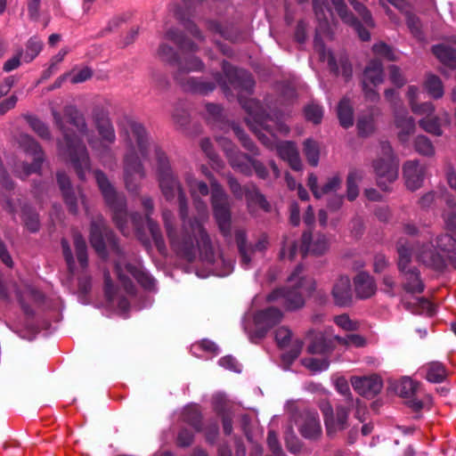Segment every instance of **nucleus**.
Listing matches in <instances>:
<instances>
[{"label": "nucleus", "mask_w": 456, "mask_h": 456, "mask_svg": "<svg viewBox=\"0 0 456 456\" xmlns=\"http://www.w3.org/2000/svg\"><path fill=\"white\" fill-rule=\"evenodd\" d=\"M51 113L53 125L61 134V138L56 142L59 155L71 163L80 180H86L91 164L81 136L86 137L89 146L93 149L99 144V139L89 128L85 115L75 105H65L62 114L54 109H52Z\"/></svg>", "instance_id": "1"}, {"label": "nucleus", "mask_w": 456, "mask_h": 456, "mask_svg": "<svg viewBox=\"0 0 456 456\" xmlns=\"http://www.w3.org/2000/svg\"><path fill=\"white\" fill-rule=\"evenodd\" d=\"M120 135L126 149L123 158L126 188L129 191L137 192L139 180L145 177V170L136 149L142 157H147L150 146L149 134L142 124L129 120L120 132Z\"/></svg>", "instance_id": "2"}, {"label": "nucleus", "mask_w": 456, "mask_h": 456, "mask_svg": "<svg viewBox=\"0 0 456 456\" xmlns=\"http://www.w3.org/2000/svg\"><path fill=\"white\" fill-rule=\"evenodd\" d=\"M222 68L224 78L216 73V80L224 91L236 92L239 103L247 114L245 121L249 129L256 134V102L254 97L255 81L252 75L243 69L233 67L227 61H223Z\"/></svg>", "instance_id": "3"}, {"label": "nucleus", "mask_w": 456, "mask_h": 456, "mask_svg": "<svg viewBox=\"0 0 456 456\" xmlns=\"http://www.w3.org/2000/svg\"><path fill=\"white\" fill-rule=\"evenodd\" d=\"M313 278L304 274L303 265H297L287 278V284L273 289L265 297L267 303H278L287 312L302 309L307 297L315 290Z\"/></svg>", "instance_id": "4"}, {"label": "nucleus", "mask_w": 456, "mask_h": 456, "mask_svg": "<svg viewBox=\"0 0 456 456\" xmlns=\"http://www.w3.org/2000/svg\"><path fill=\"white\" fill-rule=\"evenodd\" d=\"M177 200L180 218L183 221L181 246L185 256L191 260L197 247L205 260L213 262L214 249L210 237L199 219L188 218V202L184 191L180 192Z\"/></svg>", "instance_id": "5"}, {"label": "nucleus", "mask_w": 456, "mask_h": 456, "mask_svg": "<svg viewBox=\"0 0 456 456\" xmlns=\"http://www.w3.org/2000/svg\"><path fill=\"white\" fill-rule=\"evenodd\" d=\"M94 175L105 203L112 211L114 223L123 235L128 236L130 229L127 222L126 200L125 195L116 191L105 173L102 170H95Z\"/></svg>", "instance_id": "6"}, {"label": "nucleus", "mask_w": 456, "mask_h": 456, "mask_svg": "<svg viewBox=\"0 0 456 456\" xmlns=\"http://www.w3.org/2000/svg\"><path fill=\"white\" fill-rule=\"evenodd\" d=\"M176 68L174 79L184 91L208 94L216 88L214 82L201 80L188 75L191 71H202L204 69L205 65L199 57L190 56L184 60L180 59Z\"/></svg>", "instance_id": "7"}, {"label": "nucleus", "mask_w": 456, "mask_h": 456, "mask_svg": "<svg viewBox=\"0 0 456 456\" xmlns=\"http://www.w3.org/2000/svg\"><path fill=\"white\" fill-rule=\"evenodd\" d=\"M90 242L97 254L103 258L107 257V248L117 256H123L114 232L105 225L102 217L91 224Z\"/></svg>", "instance_id": "8"}, {"label": "nucleus", "mask_w": 456, "mask_h": 456, "mask_svg": "<svg viewBox=\"0 0 456 456\" xmlns=\"http://www.w3.org/2000/svg\"><path fill=\"white\" fill-rule=\"evenodd\" d=\"M289 132V128L286 124L265 116L263 108L258 105V142L267 149L276 151L281 142L277 138V134H287Z\"/></svg>", "instance_id": "9"}, {"label": "nucleus", "mask_w": 456, "mask_h": 456, "mask_svg": "<svg viewBox=\"0 0 456 456\" xmlns=\"http://www.w3.org/2000/svg\"><path fill=\"white\" fill-rule=\"evenodd\" d=\"M115 271L125 290L129 294H134L135 288L132 281L126 275L125 273L132 275L145 289L151 290L154 288V279L149 273L142 271L138 265L133 264H125L123 261L118 259L115 263Z\"/></svg>", "instance_id": "10"}, {"label": "nucleus", "mask_w": 456, "mask_h": 456, "mask_svg": "<svg viewBox=\"0 0 456 456\" xmlns=\"http://www.w3.org/2000/svg\"><path fill=\"white\" fill-rule=\"evenodd\" d=\"M19 142L26 152L34 156L31 164L22 162L20 166H17L14 170L18 176L24 179L29 175L38 173L41 170L42 164L45 160V153L41 145L28 134H20Z\"/></svg>", "instance_id": "11"}, {"label": "nucleus", "mask_w": 456, "mask_h": 456, "mask_svg": "<svg viewBox=\"0 0 456 456\" xmlns=\"http://www.w3.org/2000/svg\"><path fill=\"white\" fill-rule=\"evenodd\" d=\"M211 202L214 216L221 232L227 236L231 232V205L227 194L217 184L212 185Z\"/></svg>", "instance_id": "12"}, {"label": "nucleus", "mask_w": 456, "mask_h": 456, "mask_svg": "<svg viewBox=\"0 0 456 456\" xmlns=\"http://www.w3.org/2000/svg\"><path fill=\"white\" fill-rule=\"evenodd\" d=\"M377 185L384 191L392 190L391 184L398 177V161L378 158L372 162Z\"/></svg>", "instance_id": "13"}, {"label": "nucleus", "mask_w": 456, "mask_h": 456, "mask_svg": "<svg viewBox=\"0 0 456 456\" xmlns=\"http://www.w3.org/2000/svg\"><path fill=\"white\" fill-rule=\"evenodd\" d=\"M91 118L102 141L113 144L116 141V133L109 110L103 105L96 104L93 107Z\"/></svg>", "instance_id": "14"}, {"label": "nucleus", "mask_w": 456, "mask_h": 456, "mask_svg": "<svg viewBox=\"0 0 456 456\" xmlns=\"http://www.w3.org/2000/svg\"><path fill=\"white\" fill-rule=\"evenodd\" d=\"M306 338L309 340L306 348L308 354L329 356L336 348L335 336H328L322 331L310 330L306 333Z\"/></svg>", "instance_id": "15"}, {"label": "nucleus", "mask_w": 456, "mask_h": 456, "mask_svg": "<svg viewBox=\"0 0 456 456\" xmlns=\"http://www.w3.org/2000/svg\"><path fill=\"white\" fill-rule=\"evenodd\" d=\"M351 384L355 392L367 399L374 398L383 388V381L377 374L364 377H353L351 379Z\"/></svg>", "instance_id": "16"}, {"label": "nucleus", "mask_w": 456, "mask_h": 456, "mask_svg": "<svg viewBox=\"0 0 456 456\" xmlns=\"http://www.w3.org/2000/svg\"><path fill=\"white\" fill-rule=\"evenodd\" d=\"M341 20L352 27L362 41L367 42L370 39L369 30L363 27L362 22L350 12L344 0H330Z\"/></svg>", "instance_id": "17"}, {"label": "nucleus", "mask_w": 456, "mask_h": 456, "mask_svg": "<svg viewBox=\"0 0 456 456\" xmlns=\"http://www.w3.org/2000/svg\"><path fill=\"white\" fill-rule=\"evenodd\" d=\"M329 248V240L322 233H317L313 237L311 231H305L302 234L300 253L305 257L308 253L315 256L323 255Z\"/></svg>", "instance_id": "18"}, {"label": "nucleus", "mask_w": 456, "mask_h": 456, "mask_svg": "<svg viewBox=\"0 0 456 456\" xmlns=\"http://www.w3.org/2000/svg\"><path fill=\"white\" fill-rule=\"evenodd\" d=\"M331 295L336 305L340 307L350 306L353 303V291L350 278L340 276L334 283Z\"/></svg>", "instance_id": "19"}, {"label": "nucleus", "mask_w": 456, "mask_h": 456, "mask_svg": "<svg viewBox=\"0 0 456 456\" xmlns=\"http://www.w3.org/2000/svg\"><path fill=\"white\" fill-rule=\"evenodd\" d=\"M395 125L399 132L397 137L402 144L410 141V137L415 133L416 125L413 118L409 117L404 109L395 108Z\"/></svg>", "instance_id": "20"}, {"label": "nucleus", "mask_w": 456, "mask_h": 456, "mask_svg": "<svg viewBox=\"0 0 456 456\" xmlns=\"http://www.w3.org/2000/svg\"><path fill=\"white\" fill-rule=\"evenodd\" d=\"M403 172L405 184L409 190L413 191L421 187L425 176V168L419 164V160H407L403 164Z\"/></svg>", "instance_id": "21"}, {"label": "nucleus", "mask_w": 456, "mask_h": 456, "mask_svg": "<svg viewBox=\"0 0 456 456\" xmlns=\"http://www.w3.org/2000/svg\"><path fill=\"white\" fill-rule=\"evenodd\" d=\"M142 204L146 211L145 213V218H146V224L148 226V229L151 234V237L154 240V243L158 248V250L160 253H163V251L166 249L165 241L161 233V230L159 225L156 221H154L151 215L153 212L154 209V204L151 198L149 197H143L142 199Z\"/></svg>", "instance_id": "22"}, {"label": "nucleus", "mask_w": 456, "mask_h": 456, "mask_svg": "<svg viewBox=\"0 0 456 456\" xmlns=\"http://www.w3.org/2000/svg\"><path fill=\"white\" fill-rule=\"evenodd\" d=\"M276 152L278 156L286 161L289 167L294 171H301L303 165L300 159L298 149L292 141H281L277 145Z\"/></svg>", "instance_id": "23"}, {"label": "nucleus", "mask_w": 456, "mask_h": 456, "mask_svg": "<svg viewBox=\"0 0 456 456\" xmlns=\"http://www.w3.org/2000/svg\"><path fill=\"white\" fill-rule=\"evenodd\" d=\"M283 319L282 311L276 306H269L258 311V338L264 337L266 331Z\"/></svg>", "instance_id": "24"}, {"label": "nucleus", "mask_w": 456, "mask_h": 456, "mask_svg": "<svg viewBox=\"0 0 456 456\" xmlns=\"http://www.w3.org/2000/svg\"><path fill=\"white\" fill-rule=\"evenodd\" d=\"M184 10L178 9L175 12V16L181 21L183 28L197 40L200 42L205 41V37L203 36L201 30L199 27L191 20V17L194 16V9L191 6V0H183Z\"/></svg>", "instance_id": "25"}, {"label": "nucleus", "mask_w": 456, "mask_h": 456, "mask_svg": "<svg viewBox=\"0 0 456 456\" xmlns=\"http://www.w3.org/2000/svg\"><path fill=\"white\" fill-rule=\"evenodd\" d=\"M301 436L309 440H316L322 435V427L316 411H305L303 423L299 427Z\"/></svg>", "instance_id": "26"}, {"label": "nucleus", "mask_w": 456, "mask_h": 456, "mask_svg": "<svg viewBox=\"0 0 456 456\" xmlns=\"http://www.w3.org/2000/svg\"><path fill=\"white\" fill-rule=\"evenodd\" d=\"M354 290L357 297L367 299L372 297L377 289L375 280L367 272H360L354 278Z\"/></svg>", "instance_id": "27"}, {"label": "nucleus", "mask_w": 456, "mask_h": 456, "mask_svg": "<svg viewBox=\"0 0 456 456\" xmlns=\"http://www.w3.org/2000/svg\"><path fill=\"white\" fill-rule=\"evenodd\" d=\"M403 276V289L410 294H421L425 290V284L421 279L420 272L417 267L408 268L400 272Z\"/></svg>", "instance_id": "28"}, {"label": "nucleus", "mask_w": 456, "mask_h": 456, "mask_svg": "<svg viewBox=\"0 0 456 456\" xmlns=\"http://www.w3.org/2000/svg\"><path fill=\"white\" fill-rule=\"evenodd\" d=\"M157 179L164 198L168 201L173 200L176 195L178 197L181 191H184L174 173L159 176Z\"/></svg>", "instance_id": "29"}, {"label": "nucleus", "mask_w": 456, "mask_h": 456, "mask_svg": "<svg viewBox=\"0 0 456 456\" xmlns=\"http://www.w3.org/2000/svg\"><path fill=\"white\" fill-rule=\"evenodd\" d=\"M419 257L425 265L436 271L442 272L446 268L445 258L430 246L423 247Z\"/></svg>", "instance_id": "30"}, {"label": "nucleus", "mask_w": 456, "mask_h": 456, "mask_svg": "<svg viewBox=\"0 0 456 456\" xmlns=\"http://www.w3.org/2000/svg\"><path fill=\"white\" fill-rule=\"evenodd\" d=\"M165 37L175 43L182 52L196 53L199 51L198 45L178 29H168L165 34Z\"/></svg>", "instance_id": "31"}, {"label": "nucleus", "mask_w": 456, "mask_h": 456, "mask_svg": "<svg viewBox=\"0 0 456 456\" xmlns=\"http://www.w3.org/2000/svg\"><path fill=\"white\" fill-rule=\"evenodd\" d=\"M354 406L349 404H338L336 406V413H334V422L330 429H326L328 436H332L337 431L344 430L347 428V419L349 413Z\"/></svg>", "instance_id": "32"}, {"label": "nucleus", "mask_w": 456, "mask_h": 456, "mask_svg": "<svg viewBox=\"0 0 456 456\" xmlns=\"http://www.w3.org/2000/svg\"><path fill=\"white\" fill-rule=\"evenodd\" d=\"M62 199L70 214H78L79 204H82L86 212H87L86 197L79 188H77V190L74 189L68 192H64V194H62Z\"/></svg>", "instance_id": "33"}, {"label": "nucleus", "mask_w": 456, "mask_h": 456, "mask_svg": "<svg viewBox=\"0 0 456 456\" xmlns=\"http://www.w3.org/2000/svg\"><path fill=\"white\" fill-rule=\"evenodd\" d=\"M423 370H425L426 379L431 383H442L448 376L444 364L437 361L427 363L423 366Z\"/></svg>", "instance_id": "34"}, {"label": "nucleus", "mask_w": 456, "mask_h": 456, "mask_svg": "<svg viewBox=\"0 0 456 456\" xmlns=\"http://www.w3.org/2000/svg\"><path fill=\"white\" fill-rule=\"evenodd\" d=\"M374 86L383 82V64L378 59L371 60L363 71V80Z\"/></svg>", "instance_id": "35"}, {"label": "nucleus", "mask_w": 456, "mask_h": 456, "mask_svg": "<svg viewBox=\"0 0 456 456\" xmlns=\"http://www.w3.org/2000/svg\"><path fill=\"white\" fill-rule=\"evenodd\" d=\"M433 54L445 66L456 69V50L445 45H436L432 47Z\"/></svg>", "instance_id": "36"}, {"label": "nucleus", "mask_w": 456, "mask_h": 456, "mask_svg": "<svg viewBox=\"0 0 456 456\" xmlns=\"http://www.w3.org/2000/svg\"><path fill=\"white\" fill-rule=\"evenodd\" d=\"M363 178V171L353 168L346 177V196L349 201H354L359 195L358 183Z\"/></svg>", "instance_id": "37"}, {"label": "nucleus", "mask_w": 456, "mask_h": 456, "mask_svg": "<svg viewBox=\"0 0 456 456\" xmlns=\"http://www.w3.org/2000/svg\"><path fill=\"white\" fill-rule=\"evenodd\" d=\"M231 165L240 172L249 175L254 170H256V164L253 158L248 154L238 153L232 157Z\"/></svg>", "instance_id": "38"}, {"label": "nucleus", "mask_w": 456, "mask_h": 456, "mask_svg": "<svg viewBox=\"0 0 456 456\" xmlns=\"http://www.w3.org/2000/svg\"><path fill=\"white\" fill-rule=\"evenodd\" d=\"M338 118L341 126L351 127L354 125V110L349 99L344 97L338 105Z\"/></svg>", "instance_id": "39"}, {"label": "nucleus", "mask_w": 456, "mask_h": 456, "mask_svg": "<svg viewBox=\"0 0 456 456\" xmlns=\"http://www.w3.org/2000/svg\"><path fill=\"white\" fill-rule=\"evenodd\" d=\"M182 420L191 426L196 431L202 428V417L197 405H188L184 407L181 414Z\"/></svg>", "instance_id": "40"}, {"label": "nucleus", "mask_w": 456, "mask_h": 456, "mask_svg": "<svg viewBox=\"0 0 456 456\" xmlns=\"http://www.w3.org/2000/svg\"><path fill=\"white\" fill-rule=\"evenodd\" d=\"M23 118L28 122L30 128L43 140L51 141L52 134L49 126L37 117L24 114Z\"/></svg>", "instance_id": "41"}, {"label": "nucleus", "mask_w": 456, "mask_h": 456, "mask_svg": "<svg viewBox=\"0 0 456 456\" xmlns=\"http://www.w3.org/2000/svg\"><path fill=\"white\" fill-rule=\"evenodd\" d=\"M154 159L156 162L157 177L173 173L167 153L158 144L154 146Z\"/></svg>", "instance_id": "42"}, {"label": "nucleus", "mask_w": 456, "mask_h": 456, "mask_svg": "<svg viewBox=\"0 0 456 456\" xmlns=\"http://www.w3.org/2000/svg\"><path fill=\"white\" fill-rule=\"evenodd\" d=\"M303 152L312 167H317L320 159V148L314 140L308 138L304 142Z\"/></svg>", "instance_id": "43"}, {"label": "nucleus", "mask_w": 456, "mask_h": 456, "mask_svg": "<svg viewBox=\"0 0 456 456\" xmlns=\"http://www.w3.org/2000/svg\"><path fill=\"white\" fill-rule=\"evenodd\" d=\"M206 25L208 30L213 34H218L222 37L232 42H237L240 40V35L233 28H224L219 23L214 20H207Z\"/></svg>", "instance_id": "44"}, {"label": "nucleus", "mask_w": 456, "mask_h": 456, "mask_svg": "<svg viewBox=\"0 0 456 456\" xmlns=\"http://www.w3.org/2000/svg\"><path fill=\"white\" fill-rule=\"evenodd\" d=\"M73 240L77 261L82 268H86L88 265L87 247L86 240L79 233H75Z\"/></svg>", "instance_id": "45"}, {"label": "nucleus", "mask_w": 456, "mask_h": 456, "mask_svg": "<svg viewBox=\"0 0 456 456\" xmlns=\"http://www.w3.org/2000/svg\"><path fill=\"white\" fill-rule=\"evenodd\" d=\"M301 363L314 373L326 370L330 367L328 356L323 358L306 357L301 360Z\"/></svg>", "instance_id": "46"}, {"label": "nucleus", "mask_w": 456, "mask_h": 456, "mask_svg": "<svg viewBox=\"0 0 456 456\" xmlns=\"http://www.w3.org/2000/svg\"><path fill=\"white\" fill-rule=\"evenodd\" d=\"M397 394L403 398L412 397L418 390V383L410 378H403L395 387Z\"/></svg>", "instance_id": "47"}, {"label": "nucleus", "mask_w": 456, "mask_h": 456, "mask_svg": "<svg viewBox=\"0 0 456 456\" xmlns=\"http://www.w3.org/2000/svg\"><path fill=\"white\" fill-rule=\"evenodd\" d=\"M425 88L428 93L435 99H439L444 95V86L439 77L429 75L425 81Z\"/></svg>", "instance_id": "48"}, {"label": "nucleus", "mask_w": 456, "mask_h": 456, "mask_svg": "<svg viewBox=\"0 0 456 456\" xmlns=\"http://www.w3.org/2000/svg\"><path fill=\"white\" fill-rule=\"evenodd\" d=\"M158 56L170 65L177 67V64L181 59L178 53L170 45L167 44H161L158 49Z\"/></svg>", "instance_id": "49"}, {"label": "nucleus", "mask_w": 456, "mask_h": 456, "mask_svg": "<svg viewBox=\"0 0 456 456\" xmlns=\"http://www.w3.org/2000/svg\"><path fill=\"white\" fill-rule=\"evenodd\" d=\"M185 181L190 188L191 196H207L209 192L208 186L205 182L198 181L192 175H187Z\"/></svg>", "instance_id": "50"}, {"label": "nucleus", "mask_w": 456, "mask_h": 456, "mask_svg": "<svg viewBox=\"0 0 456 456\" xmlns=\"http://www.w3.org/2000/svg\"><path fill=\"white\" fill-rule=\"evenodd\" d=\"M243 324L250 340L255 343L256 338V310L252 308L245 314Z\"/></svg>", "instance_id": "51"}, {"label": "nucleus", "mask_w": 456, "mask_h": 456, "mask_svg": "<svg viewBox=\"0 0 456 456\" xmlns=\"http://www.w3.org/2000/svg\"><path fill=\"white\" fill-rule=\"evenodd\" d=\"M43 48V42L37 37H32L26 45V51L24 53V61L29 62L34 60L41 52Z\"/></svg>", "instance_id": "52"}, {"label": "nucleus", "mask_w": 456, "mask_h": 456, "mask_svg": "<svg viewBox=\"0 0 456 456\" xmlns=\"http://www.w3.org/2000/svg\"><path fill=\"white\" fill-rule=\"evenodd\" d=\"M419 126L426 132L434 134L436 136L442 135V128L439 119L436 117H426L419 120Z\"/></svg>", "instance_id": "53"}, {"label": "nucleus", "mask_w": 456, "mask_h": 456, "mask_svg": "<svg viewBox=\"0 0 456 456\" xmlns=\"http://www.w3.org/2000/svg\"><path fill=\"white\" fill-rule=\"evenodd\" d=\"M347 1L353 6L354 10L358 13V15L362 18V22L367 27L373 28L375 26L370 12L363 4L360 3L358 0Z\"/></svg>", "instance_id": "54"}, {"label": "nucleus", "mask_w": 456, "mask_h": 456, "mask_svg": "<svg viewBox=\"0 0 456 456\" xmlns=\"http://www.w3.org/2000/svg\"><path fill=\"white\" fill-rule=\"evenodd\" d=\"M415 151L424 156H432L435 153V148L431 141L425 135H418L414 140Z\"/></svg>", "instance_id": "55"}, {"label": "nucleus", "mask_w": 456, "mask_h": 456, "mask_svg": "<svg viewBox=\"0 0 456 456\" xmlns=\"http://www.w3.org/2000/svg\"><path fill=\"white\" fill-rule=\"evenodd\" d=\"M303 341L301 339H296L290 349L281 354L282 362L289 367L291 365L294 361L299 356L302 348H303Z\"/></svg>", "instance_id": "56"}, {"label": "nucleus", "mask_w": 456, "mask_h": 456, "mask_svg": "<svg viewBox=\"0 0 456 456\" xmlns=\"http://www.w3.org/2000/svg\"><path fill=\"white\" fill-rule=\"evenodd\" d=\"M304 113L306 120L318 125L322 122L323 117V109L319 104L310 103L305 107Z\"/></svg>", "instance_id": "57"}, {"label": "nucleus", "mask_w": 456, "mask_h": 456, "mask_svg": "<svg viewBox=\"0 0 456 456\" xmlns=\"http://www.w3.org/2000/svg\"><path fill=\"white\" fill-rule=\"evenodd\" d=\"M162 218L164 226L166 228L167 235L171 243H175L177 240L175 228V216L172 211L165 209L162 212Z\"/></svg>", "instance_id": "58"}, {"label": "nucleus", "mask_w": 456, "mask_h": 456, "mask_svg": "<svg viewBox=\"0 0 456 456\" xmlns=\"http://www.w3.org/2000/svg\"><path fill=\"white\" fill-rule=\"evenodd\" d=\"M236 242L240 255L241 263L243 265L248 266L251 261V258L248 256V252L250 250L246 245V236L243 232L239 231L236 232Z\"/></svg>", "instance_id": "59"}, {"label": "nucleus", "mask_w": 456, "mask_h": 456, "mask_svg": "<svg viewBox=\"0 0 456 456\" xmlns=\"http://www.w3.org/2000/svg\"><path fill=\"white\" fill-rule=\"evenodd\" d=\"M436 247L447 254L456 249V240L450 234H442L436 238Z\"/></svg>", "instance_id": "60"}, {"label": "nucleus", "mask_w": 456, "mask_h": 456, "mask_svg": "<svg viewBox=\"0 0 456 456\" xmlns=\"http://www.w3.org/2000/svg\"><path fill=\"white\" fill-rule=\"evenodd\" d=\"M213 404L215 411L222 417L224 415L232 414L231 409L232 407V404L225 398V396L222 395H216L213 398Z\"/></svg>", "instance_id": "61"}, {"label": "nucleus", "mask_w": 456, "mask_h": 456, "mask_svg": "<svg viewBox=\"0 0 456 456\" xmlns=\"http://www.w3.org/2000/svg\"><path fill=\"white\" fill-rule=\"evenodd\" d=\"M335 338L338 344L343 346L353 345L356 347H362L366 345V339L359 334H348L345 338L335 335Z\"/></svg>", "instance_id": "62"}, {"label": "nucleus", "mask_w": 456, "mask_h": 456, "mask_svg": "<svg viewBox=\"0 0 456 456\" xmlns=\"http://www.w3.org/2000/svg\"><path fill=\"white\" fill-rule=\"evenodd\" d=\"M22 220L24 222L25 226L31 232H36L39 230L40 222L37 213L30 210H24L22 215Z\"/></svg>", "instance_id": "63"}, {"label": "nucleus", "mask_w": 456, "mask_h": 456, "mask_svg": "<svg viewBox=\"0 0 456 456\" xmlns=\"http://www.w3.org/2000/svg\"><path fill=\"white\" fill-rule=\"evenodd\" d=\"M398 252V270L399 272L408 269V265L411 261V251L409 248L400 245L397 248Z\"/></svg>", "instance_id": "64"}]
</instances>
